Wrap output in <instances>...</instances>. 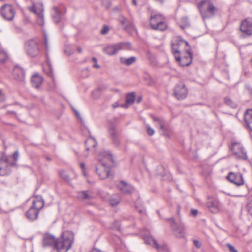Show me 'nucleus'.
I'll use <instances>...</instances> for the list:
<instances>
[{
    "label": "nucleus",
    "instance_id": "1",
    "mask_svg": "<svg viewBox=\"0 0 252 252\" xmlns=\"http://www.w3.org/2000/svg\"><path fill=\"white\" fill-rule=\"evenodd\" d=\"M97 158L100 163L96 166L95 171L100 178L113 179L114 174L110 171L114 164L112 155L108 151H103L99 154Z\"/></svg>",
    "mask_w": 252,
    "mask_h": 252
},
{
    "label": "nucleus",
    "instance_id": "2",
    "mask_svg": "<svg viewBox=\"0 0 252 252\" xmlns=\"http://www.w3.org/2000/svg\"><path fill=\"white\" fill-rule=\"evenodd\" d=\"M73 241V234L71 232H63L62 237L56 242L55 248L58 252H67L71 247Z\"/></svg>",
    "mask_w": 252,
    "mask_h": 252
},
{
    "label": "nucleus",
    "instance_id": "3",
    "mask_svg": "<svg viewBox=\"0 0 252 252\" xmlns=\"http://www.w3.org/2000/svg\"><path fill=\"white\" fill-rule=\"evenodd\" d=\"M198 7L203 19L212 17L217 11L216 7L208 0L201 1L198 3Z\"/></svg>",
    "mask_w": 252,
    "mask_h": 252
},
{
    "label": "nucleus",
    "instance_id": "4",
    "mask_svg": "<svg viewBox=\"0 0 252 252\" xmlns=\"http://www.w3.org/2000/svg\"><path fill=\"white\" fill-rule=\"evenodd\" d=\"M44 205V202L41 197H37L32 201V204L26 213L27 218L32 220L37 219L39 212Z\"/></svg>",
    "mask_w": 252,
    "mask_h": 252
},
{
    "label": "nucleus",
    "instance_id": "5",
    "mask_svg": "<svg viewBox=\"0 0 252 252\" xmlns=\"http://www.w3.org/2000/svg\"><path fill=\"white\" fill-rule=\"evenodd\" d=\"M150 24L152 28L155 30L164 31L167 28L164 16L160 14H152Z\"/></svg>",
    "mask_w": 252,
    "mask_h": 252
},
{
    "label": "nucleus",
    "instance_id": "6",
    "mask_svg": "<svg viewBox=\"0 0 252 252\" xmlns=\"http://www.w3.org/2000/svg\"><path fill=\"white\" fill-rule=\"evenodd\" d=\"M131 48V44L129 42H120L114 45H108L103 49V52L109 56L116 54L121 50L130 49Z\"/></svg>",
    "mask_w": 252,
    "mask_h": 252
},
{
    "label": "nucleus",
    "instance_id": "7",
    "mask_svg": "<svg viewBox=\"0 0 252 252\" xmlns=\"http://www.w3.org/2000/svg\"><path fill=\"white\" fill-rule=\"evenodd\" d=\"M25 49L27 55L32 58L36 57L40 53L38 42L35 40L27 41L25 43Z\"/></svg>",
    "mask_w": 252,
    "mask_h": 252
},
{
    "label": "nucleus",
    "instance_id": "8",
    "mask_svg": "<svg viewBox=\"0 0 252 252\" xmlns=\"http://www.w3.org/2000/svg\"><path fill=\"white\" fill-rule=\"evenodd\" d=\"M231 150L233 155L236 159L246 160L248 156L243 146L240 143H233L231 146Z\"/></svg>",
    "mask_w": 252,
    "mask_h": 252
},
{
    "label": "nucleus",
    "instance_id": "9",
    "mask_svg": "<svg viewBox=\"0 0 252 252\" xmlns=\"http://www.w3.org/2000/svg\"><path fill=\"white\" fill-rule=\"evenodd\" d=\"M1 17L6 21H12L15 17V11L10 4H5L0 9Z\"/></svg>",
    "mask_w": 252,
    "mask_h": 252
},
{
    "label": "nucleus",
    "instance_id": "10",
    "mask_svg": "<svg viewBox=\"0 0 252 252\" xmlns=\"http://www.w3.org/2000/svg\"><path fill=\"white\" fill-rule=\"evenodd\" d=\"M170 222L171 227L173 230L174 235L178 238H183L185 236V226L183 223L177 224L173 218L168 219Z\"/></svg>",
    "mask_w": 252,
    "mask_h": 252
},
{
    "label": "nucleus",
    "instance_id": "11",
    "mask_svg": "<svg viewBox=\"0 0 252 252\" xmlns=\"http://www.w3.org/2000/svg\"><path fill=\"white\" fill-rule=\"evenodd\" d=\"M188 90L183 83L180 82L175 86L174 94L178 100L185 98L188 95Z\"/></svg>",
    "mask_w": 252,
    "mask_h": 252
},
{
    "label": "nucleus",
    "instance_id": "12",
    "mask_svg": "<svg viewBox=\"0 0 252 252\" xmlns=\"http://www.w3.org/2000/svg\"><path fill=\"white\" fill-rule=\"evenodd\" d=\"M182 46H186V49H189V47H190L187 41L182 39L175 40L172 42V51L175 58H176V56L180 55V48Z\"/></svg>",
    "mask_w": 252,
    "mask_h": 252
},
{
    "label": "nucleus",
    "instance_id": "13",
    "mask_svg": "<svg viewBox=\"0 0 252 252\" xmlns=\"http://www.w3.org/2000/svg\"><path fill=\"white\" fill-rule=\"evenodd\" d=\"M190 50V47H189V49H186L185 52L187 55L182 58L180 57V56H176L175 59L181 65L183 66H188L191 63L192 55Z\"/></svg>",
    "mask_w": 252,
    "mask_h": 252
},
{
    "label": "nucleus",
    "instance_id": "14",
    "mask_svg": "<svg viewBox=\"0 0 252 252\" xmlns=\"http://www.w3.org/2000/svg\"><path fill=\"white\" fill-rule=\"evenodd\" d=\"M240 31L243 33L248 35L252 34V18L248 17L241 22Z\"/></svg>",
    "mask_w": 252,
    "mask_h": 252
},
{
    "label": "nucleus",
    "instance_id": "15",
    "mask_svg": "<svg viewBox=\"0 0 252 252\" xmlns=\"http://www.w3.org/2000/svg\"><path fill=\"white\" fill-rule=\"evenodd\" d=\"M227 180L238 186L244 185V180L243 175L241 173L236 174L233 172H230L226 177Z\"/></svg>",
    "mask_w": 252,
    "mask_h": 252
},
{
    "label": "nucleus",
    "instance_id": "16",
    "mask_svg": "<svg viewBox=\"0 0 252 252\" xmlns=\"http://www.w3.org/2000/svg\"><path fill=\"white\" fill-rule=\"evenodd\" d=\"M206 205L210 211L213 213H217L221 207L220 201L212 197H208Z\"/></svg>",
    "mask_w": 252,
    "mask_h": 252
},
{
    "label": "nucleus",
    "instance_id": "17",
    "mask_svg": "<svg viewBox=\"0 0 252 252\" xmlns=\"http://www.w3.org/2000/svg\"><path fill=\"white\" fill-rule=\"evenodd\" d=\"M117 186L123 193L129 194L132 193L134 190L133 186L124 181L118 183Z\"/></svg>",
    "mask_w": 252,
    "mask_h": 252
},
{
    "label": "nucleus",
    "instance_id": "18",
    "mask_svg": "<svg viewBox=\"0 0 252 252\" xmlns=\"http://www.w3.org/2000/svg\"><path fill=\"white\" fill-rule=\"evenodd\" d=\"M108 131L113 144L116 147H118L120 144V142L116 130V126L113 125H110L108 128Z\"/></svg>",
    "mask_w": 252,
    "mask_h": 252
},
{
    "label": "nucleus",
    "instance_id": "19",
    "mask_svg": "<svg viewBox=\"0 0 252 252\" xmlns=\"http://www.w3.org/2000/svg\"><path fill=\"white\" fill-rule=\"evenodd\" d=\"M10 166L11 165L8 163V159L6 157V160H3L1 162H0V175L3 176L9 174L10 172Z\"/></svg>",
    "mask_w": 252,
    "mask_h": 252
},
{
    "label": "nucleus",
    "instance_id": "20",
    "mask_svg": "<svg viewBox=\"0 0 252 252\" xmlns=\"http://www.w3.org/2000/svg\"><path fill=\"white\" fill-rule=\"evenodd\" d=\"M56 241L57 240L53 235L49 234H46L44 236L43 239V245L44 247H48L53 245L55 247Z\"/></svg>",
    "mask_w": 252,
    "mask_h": 252
},
{
    "label": "nucleus",
    "instance_id": "21",
    "mask_svg": "<svg viewBox=\"0 0 252 252\" xmlns=\"http://www.w3.org/2000/svg\"><path fill=\"white\" fill-rule=\"evenodd\" d=\"M43 82V78L38 74H33L31 78L32 86L36 89H38Z\"/></svg>",
    "mask_w": 252,
    "mask_h": 252
},
{
    "label": "nucleus",
    "instance_id": "22",
    "mask_svg": "<svg viewBox=\"0 0 252 252\" xmlns=\"http://www.w3.org/2000/svg\"><path fill=\"white\" fill-rule=\"evenodd\" d=\"M244 120L247 126L252 130V109H248L246 111Z\"/></svg>",
    "mask_w": 252,
    "mask_h": 252
},
{
    "label": "nucleus",
    "instance_id": "23",
    "mask_svg": "<svg viewBox=\"0 0 252 252\" xmlns=\"http://www.w3.org/2000/svg\"><path fill=\"white\" fill-rule=\"evenodd\" d=\"M144 241L147 244L154 245V247L158 251L162 249V247H160L158 244L157 241L151 236H146L144 238Z\"/></svg>",
    "mask_w": 252,
    "mask_h": 252
},
{
    "label": "nucleus",
    "instance_id": "24",
    "mask_svg": "<svg viewBox=\"0 0 252 252\" xmlns=\"http://www.w3.org/2000/svg\"><path fill=\"white\" fill-rule=\"evenodd\" d=\"M97 145L96 140L92 136L87 138L85 142L86 149L87 151L92 150Z\"/></svg>",
    "mask_w": 252,
    "mask_h": 252
},
{
    "label": "nucleus",
    "instance_id": "25",
    "mask_svg": "<svg viewBox=\"0 0 252 252\" xmlns=\"http://www.w3.org/2000/svg\"><path fill=\"white\" fill-rule=\"evenodd\" d=\"M31 0L32 1V7L29 8L30 10L33 13L36 14L38 16L39 18H40L42 20H43L44 15H43V8L42 6V4L41 5V9L39 11H38L36 7L35 3L32 0Z\"/></svg>",
    "mask_w": 252,
    "mask_h": 252
},
{
    "label": "nucleus",
    "instance_id": "26",
    "mask_svg": "<svg viewBox=\"0 0 252 252\" xmlns=\"http://www.w3.org/2000/svg\"><path fill=\"white\" fill-rule=\"evenodd\" d=\"M13 75L16 79L22 80L24 76V72L19 67H15L13 70Z\"/></svg>",
    "mask_w": 252,
    "mask_h": 252
},
{
    "label": "nucleus",
    "instance_id": "27",
    "mask_svg": "<svg viewBox=\"0 0 252 252\" xmlns=\"http://www.w3.org/2000/svg\"><path fill=\"white\" fill-rule=\"evenodd\" d=\"M53 10L54 13L52 15L53 20L55 22L58 23L61 20L62 14L57 7H54L53 8Z\"/></svg>",
    "mask_w": 252,
    "mask_h": 252
},
{
    "label": "nucleus",
    "instance_id": "28",
    "mask_svg": "<svg viewBox=\"0 0 252 252\" xmlns=\"http://www.w3.org/2000/svg\"><path fill=\"white\" fill-rule=\"evenodd\" d=\"M120 62L126 65H130L136 61V58L134 57H131L128 58L125 57H121L120 59Z\"/></svg>",
    "mask_w": 252,
    "mask_h": 252
},
{
    "label": "nucleus",
    "instance_id": "29",
    "mask_svg": "<svg viewBox=\"0 0 252 252\" xmlns=\"http://www.w3.org/2000/svg\"><path fill=\"white\" fill-rule=\"evenodd\" d=\"M152 119L154 122H159V127L160 129L164 133L166 131V128L164 126L165 121L163 119H159L155 116H152Z\"/></svg>",
    "mask_w": 252,
    "mask_h": 252
},
{
    "label": "nucleus",
    "instance_id": "30",
    "mask_svg": "<svg viewBox=\"0 0 252 252\" xmlns=\"http://www.w3.org/2000/svg\"><path fill=\"white\" fill-rule=\"evenodd\" d=\"M78 197L79 198L84 200L91 199L92 196L89 193V191L85 190L78 192Z\"/></svg>",
    "mask_w": 252,
    "mask_h": 252
},
{
    "label": "nucleus",
    "instance_id": "31",
    "mask_svg": "<svg viewBox=\"0 0 252 252\" xmlns=\"http://www.w3.org/2000/svg\"><path fill=\"white\" fill-rule=\"evenodd\" d=\"M135 98V94L134 93L132 92L127 94L126 98V103L130 104H132L134 102Z\"/></svg>",
    "mask_w": 252,
    "mask_h": 252
},
{
    "label": "nucleus",
    "instance_id": "32",
    "mask_svg": "<svg viewBox=\"0 0 252 252\" xmlns=\"http://www.w3.org/2000/svg\"><path fill=\"white\" fill-rule=\"evenodd\" d=\"M120 198L119 196H112L109 200L110 204L112 206L118 205L120 202Z\"/></svg>",
    "mask_w": 252,
    "mask_h": 252
},
{
    "label": "nucleus",
    "instance_id": "33",
    "mask_svg": "<svg viewBox=\"0 0 252 252\" xmlns=\"http://www.w3.org/2000/svg\"><path fill=\"white\" fill-rule=\"evenodd\" d=\"M60 177L64 180L65 182H69L70 181V178L68 175L63 170H60L59 172Z\"/></svg>",
    "mask_w": 252,
    "mask_h": 252
},
{
    "label": "nucleus",
    "instance_id": "34",
    "mask_svg": "<svg viewBox=\"0 0 252 252\" xmlns=\"http://www.w3.org/2000/svg\"><path fill=\"white\" fill-rule=\"evenodd\" d=\"M224 102L227 105L230 106L231 107L235 108L237 107V104L235 102H233L229 97H225L224 98Z\"/></svg>",
    "mask_w": 252,
    "mask_h": 252
},
{
    "label": "nucleus",
    "instance_id": "35",
    "mask_svg": "<svg viewBox=\"0 0 252 252\" xmlns=\"http://www.w3.org/2000/svg\"><path fill=\"white\" fill-rule=\"evenodd\" d=\"M247 209L249 213L252 216V195H250L248 198Z\"/></svg>",
    "mask_w": 252,
    "mask_h": 252
},
{
    "label": "nucleus",
    "instance_id": "36",
    "mask_svg": "<svg viewBox=\"0 0 252 252\" xmlns=\"http://www.w3.org/2000/svg\"><path fill=\"white\" fill-rule=\"evenodd\" d=\"M101 88L100 87L98 88L97 89L94 91L92 92V96H93V98L94 99L98 98L101 95Z\"/></svg>",
    "mask_w": 252,
    "mask_h": 252
},
{
    "label": "nucleus",
    "instance_id": "37",
    "mask_svg": "<svg viewBox=\"0 0 252 252\" xmlns=\"http://www.w3.org/2000/svg\"><path fill=\"white\" fill-rule=\"evenodd\" d=\"M124 29L126 31L130 32L132 30H135V27L132 23L128 21V23H127L126 25L125 26Z\"/></svg>",
    "mask_w": 252,
    "mask_h": 252
},
{
    "label": "nucleus",
    "instance_id": "38",
    "mask_svg": "<svg viewBox=\"0 0 252 252\" xmlns=\"http://www.w3.org/2000/svg\"><path fill=\"white\" fill-rule=\"evenodd\" d=\"M18 156H19V155H18V151H15L12 155V158H13V159L14 160V162L10 163L11 165H12V166L16 165V162L17 160H18Z\"/></svg>",
    "mask_w": 252,
    "mask_h": 252
},
{
    "label": "nucleus",
    "instance_id": "39",
    "mask_svg": "<svg viewBox=\"0 0 252 252\" xmlns=\"http://www.w3.org/2000/svg\"><path fill=\"white\" fill-rule=\"evenodd\" d=\"M109 30L108 26L105 25L100 31L101 34L103 35L106 34Z\"/></svg>",
    "mask_w": 252,
    "mask_h": 252
},
{
    "label": "nucleus",
    "instance_id": "40",
    "mask_svg": "<svg viewBox=\"0 0 252 252\" xmlns=\"http://www.w3.org/2000/svg\"><path fill=\"white\" fill-rule=\"evenodd\" d=\"M147 131L148 134L150 136L153 135L155 133V131H154V129L152 128L148 125L147 126Z\"/></svg>",
    "mask_w": 252,
    "mask_h": 252
},
{
    "label": "nucleus",
    "instance_id": "41",
    "mask_svg": "<svg viewBox=\"0 0 252 252\" xmlns=\"http://www.w3.org/2000/svg\"><path fill=\"white\" fill-rule=\"evenodd\" d=\"M193 245L194 246L197 248V249H199L201 248V243L200 241H199L198 240H193Z\"/></svg>",
    "mask_w": 252,
    "mask_h": 252
},
{
    "label": "nucleus",
    "instance_id": "42",
    "mask_svg": "<svg viewBox=\"0 0 252 252\" xmlns=\"http://www.w3.org/2000/svg\"><path fill=\"white\" fill-rule=\"evenodd\" d=\"M120 23L123 26H125L128 23V21L127 20L125 17H122L120 19Z\"/></svg>",
    "mask_w": 252,
    "mask_h": 252
},
{
    "label": "nucleus",
    "instance_id": "43",
    "mask_svg": "<svg viewBox=\"0 0 252 252\" xmlns=\"http://www.w3.org/2000/svg\"><path fill=\"white\" fill-rule=\"evenodd\" d=\"M227 247L229 248L230 252H238L237 250L234 248L233 246L230 244H227Z\"/></svg>",
    "mask_w": 252,
    "mask_h": 252
},
{
    "label": "nucleus",
    "instance_id": "44",
    "mask_svg": "<svg viewBox=\"0 0 252 252\" xmlns=\"http://www.w3.org/2000/svg\"><path fill=\"white\" fill-rule=\"evenodd\" d=\"M6 157L4 153L0 152V162H1L3 160H6Z\"/></svg>",
    "mask_w": 252,
    "mask_h": 252
},
{
    "label": "nucleus",
    "instance_id": "45",
    "mask_svg": "<svg viewBox=\"0 0 252 252\" xmlns=\"http://www.w3.org/2000/svg\"><path fill=\"white\" fill-rule=\"evenodd\" d=\"M5 99L4 94L0 91V103L3 102Z\"/></svg>",
    "mask_w": 252,
    "mask_h": 252
},
{
    "label": "nucleus",
    "instance_id": "46",
    "mask_svg": "<svg viewBox=\"0 0 252 252\" xmlns=\"http://www.w3.org/2000/svg\"><path fill=\"white\" fill-rule=\"evenodd\" d=\"M80 167L81 168V169H82L83 170V174L84 176H86V173L84 171V170H85V165L84 163H81L80 164Z\"/></svg>",
    "mask_w": 252,
    "mask_h": 252
},
{
    "label": "nucleus",
    "instance_id": "47",
    "mask_svg": "<svg viewBox=\"0 0 252 252\" xmlns=\"http://www.w3.org/2000/svg\"><path fill=\"white\" fill-rule=\"evenodd\" d=\"M198 213V211L196 209H192L191 211V214L192 216H195Z\"/></svg>",
    "mask_w": 252,
    "mask_h": 252
},
{
    "label": "nucleus",
    "instance_id": "48",
    "mask_svg": "<svg viewBox=\"0 0 252 252\" xmlns=\"http://www.w3.org/2000/svg\"><path fill=\"white\" fill-rule=\"evenodd\" d=\"M44 45H45V47L46 51L48 52V50H49L48 41H47L46 42H44Z\"/></svg>",
    "mask_w": 252,
    "mask_h": 252
},
{
    "label": "nucleus",
    "instance_id": "49",
    "mask_svg": "<svg viewBox=\"0 0 252 252\" xmlns=\"http://www.w3.org/2000/svg\"><path fill=\"white\" fill-rule=\"evenodd\" d=\"M7 114H13L14 115H16V113L15 111H7L6 112Z\"/></svg>",
    "mask_w": 252,
    "mask_h": 252
},
{
    "label": "nucleus",
    "instance_id": "50",
    "mask_svg": "<svg viewBox=\"0 0 252 252\" xmlns=\"http://www.w3.org/2000/svg\"><path fill=\"white\" fill-rule=\"evenodd\" d=\"M247 89H248V91H249V93H250V94L251 95H252V88L249 87H248Z\"/></svg>",
    "mask_w": 252,
    "mask_h": 252
},
{
    "label": "nucleus",
    "instance_id": "51",
    "mask_svg": "<svg viewBox=\"0 0 252 252\" xmlns=\"http://www.w3.org/2000/svg\"><path fill=\"white\" fill-rule=\"evenodd\" d=\"M118 106H119V104H118V103L117 102L115 103L114 104H113L112 105V107H113V108H117V107H118Z\"/></svg>",
    "mask_w": 252,
    "mask_h": 252
},
{
    "label": "nucleus",
    "instance_id": "52",
    "mask_svg": "<svg viewBox=\"0 0 252 252\" xmlns=\"http://www.w3.org/2000/svg\"><path fill=\"white\" fill-rule=\"evenodd\" d=\"M142 97L141 96L138 97V98L137 99V103L140 102L142 100Z\"/></svg>",
    "mask_w": 252,
    "mask_h": 252
},
{
    "label": "nucleus",
    "instance_id": "53",
    "mask_svg": "<svg viewBox=\"0 0 252 252\" xmlns=\"http://www.w3.org/2000/svg\"><path fill=\"white\" fill-rule=\"evenodd\" d=\"M77 52L79 53H81L82 52V49L80 47H77Z\"/></svg>",
    "mask_w": 252,
    "mask_h": 252
},
{
    "label": "nucleus",
    "instance_id": "54",
    "mask_svg": "<svg viewBox=\"0 0 252 252\" xmlns=\"http://www.w3.org/2000/svg\"><path fill=\"white\" fill-rule=\"evenodd\" d=\"M94 67L96 68H99L100 67L99 65L97 64L96 63L94 65Z\"/></svg>",
    "mask_w": 252,
    "mask_h": 252
},
{
    "label": "nucleus",
    "instance_id": "55",
    "mask_svg": "<svg viewBox=\"0 0 252 252\" xmlns=\"http://www.w3.org/2000/svg\"><path fill=\"white\" fill-rule=\"evenodd\" d=\"M47 41H48V37H47V36L45 34L44 35V42H46Z\"/></svg>",
    "mask_w": 252,
    "mask_h": 252
},
{
    "label": "nucleus",
    "instance_id": "56",
    "mask_svg": "<svg viewBox=\"0 0 252 252\" xmlns=\"http://www.w3.org/2000/svg\"><path fill=\"white\" fill-rule=\"evenodd\" d=\"M132 4L134 5H137L136 0H132Z\"/></svg>",
    "mask_w": 252,
    "mask_h": 252
},
{
    "label": "nucleus",
    "instance_id": "57",
    "mask_svg": "<svg viewBox=\"0 0 252 252\" xmlns=\"http://www.w3.org/2000/svg\"><path fill=\"white\" fill-rule=\"evenodd\" d=\"M75 115H76V117L78 118H80V115H79V113L76 110L75 111Z\"/></svg>",
    "mask_w": 252,
    "mask_h": 252
},
{
    "label": "nucleus",
    "instance_id": "58",
    "mask_svg": "<svg viewBox=\"0 0 252 252\" xmlns=\"http://www.w3.org/2000/svg\"><path fill=\"white\" fill-rule=\"evenodd\" d=\"M92 60H93V61L94 62V63H97V59H96V58H95V57H93V58H92Z\"/></svg>",
    "mask_w": 252,
    "mask_h": 252
},
{
    "label": "nucleus",
    "instance_id": "59",
    "mask_svg": "<svg viewBox=\"0 0 252 252\" xmlns=\"http://www.w3.org/2000/svg\"><path fill=\"white\" fill-rule=\"evenodd\" d=\"M156 123V125L157 126H159V122H154Z\"/></svg>",
    "mask_w": 252,
    "mask_h": 252
},
{
    "label": "nucleus",
    "instance_id": "60",
    "mask_svg": "<svg viewBox=\"0 0 252 252\" xmlns=\"http://www.w3.org/2000/svg\"><path fill=\"white\" fill-rule=\"evenodd\" d=\"M251 64H252V59L251 60Z\"/></svg>",
    "mask_w": 252,
    "mask_h": 252
},
{
    "label": "nucleus",
    "instance_id": "61",
    "mask_svg": "<svg viewBox=\"0 0 252 252\" xmlns=\"http://www.w3.org/2000/svg\"><path fill=\"white\" fill-rule=\"evenodd\" d=\"M47 159L48 160H50V158H47Z\"/></svg>",
    "mask_w": 252,
    "mask_h": 252
},
{
    "label": "nucleus",
    "instance_id": "62",
    "mask_svg": "<svg viewBox=\"0 0 252 252\" xmlns=\"http://www.w3.org/2000/svg\"><path fill=\"white\" fill-rule=\"evenodd\" d=\"M139 212H140V213H142L143 212V211H139Z\"/></svg>",
    "mask_w": 252,
    "mask_h": 252
}]
</instances>
